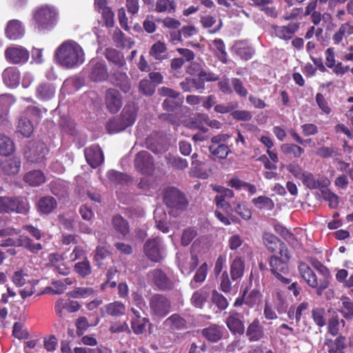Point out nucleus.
<instances>
[{
  "mask_svg": "<svg viewBox=\"0 0 353 353\" xmlns=\"http://www.w3.org/2000/svg\"><path fill=\"white\" fill-rule=\"evenodd\" d=\"M58 64L65 69H75L85 61L83 48L74 40L63 41L56 50L54 54Z\"/></svg>",
  "mask_w": 353,
  "mask_h": 353,
  "instance_id": "obj_1",
  "label": "nucleus"
},
{
  "mask_svg": "<svg viewBox=\"0 0 353 353\" xmlns=\"http://www.w3.org/2000/svg\"><path fill=\"white\" fill-rule=\"evenodd\" d=\"M32 19L35 28L39 31L52 30L59 20L58 9L52 5L45 4L34 9Z\"/></svg>",
  "mask_w": 353,
  "mask_h": 353,
  "instance_id": "obj_2",
  "label": "nucleus"
},
{
  "mask_svg": "<svg viewBox=\"0 0 353 353\" xmlns=\"http://www.w3.org/2000/svg\"><path fill=\"white\" fill-rule=\"evenodd\" d=\"M299 272L301 278L311 288L316 290V294L321 296L323 292L328 288L327 279L318 280L316 274L305 263L301 262L298 267Z\"/></svg>",
  "mask_w": 353,
  "mask_h": 353,
  "instance_id": "obj_3",
  "label": "nucleus"
},
{
  "mask_svg": "<svg viewBox=\"0 0 353 353\" xmlns=\"http://www.w3.org/2000/svg\"><path fill=\"white\" fill-rule=\"evenodd\" d=\"M48 148L43 142L30 141L24 151L25 158L30 162L41 163L48 154Z\"/></svg>",
  "mask_w": 353,
  "mask_h": 353,
  "instance_id": "obj_4",
  "label": "nucleus"
},
{
  "mask_svg": "<svg viewBox=\"0 0 353 353\" xmlns=\"http://www.w3.org/2000/svg\"><path fill=\"white\" fill-rule=\"evenodd\" d=\"M30 208L26 199L0 196V213H26Z\"/></svg>",
  "mask_w": 353,
  "mask_h": 353,
  "instance_id": "obj_5",
  "label": "nucleus"
},
{
  "mask_svg": "<svg viewBox=\"0 0 353 353\" xmlns=\"http://www.w3.org/2000/svg\"><path fill=\"white\" fill-rule=\"evenodd\" d=\"M40 110L34 106L28 107L24 112L18 123V131L24 137H30L33 132V125L30 121L29 117L32 121H37L41 117Z\"/></svg>",
  "mask_w": 353,
  "mask_h": 353,
  "instance_id": "obj_6",
  "label": "nucleus"
},
{
  "mask_svg": "<svg viewBox=\"0 0 353 353\" xmlns=\"http://www.w3.org/2000/svg\"><path fill=\"white\" fill-rule=\"evenodd\" d=\"M150 309L152 316L162 319L170 312V302L163 295L154 294L150 299Z\"/></svg>",
  "mask_w": 353,
  "mask_h": 353,
  "instance_id": "obj_7",
  "label": "nucleus"
},
{
  "mask_svg": "<svg viewBox=\"0 0 353 353\" xmlns=\"http://www.w3.org/2000/svg\"><path fill=\"white\" fill-rule=\"evenodd\" d=\"M164 202L168 208L177 210H183L188 205V201L184 195L174 188L166 189Z\"/></svg>",
  "mask_w": 353,
  "mask_h": 353,
  "instance_id": "obj_8",
  "label": "nucleus"
},
{
  "mask_svg": "<svg viewBox=\"0 0 353 353\" xmlns=\"http://www.w3.org/2000/svg\"><path fill=\"white\" fill-rule=\"evenodd\" d=\"M5 57L12 64H24L28 62L30 53L26 48L12 44L6 49Z\"/></svg>",
  "mask_w": 353,
  "mask_h": 353,
  "instance_id": "obj_9",
  "label": "nucleus"
},
{
  "mask_svg": "<svg viewBox=\"0 0 353 353\" xmlns=\"http://www.w3.org/2000/svg\"><path fill=\"white\" fill-rule=\"evenodd\" d=\"M89 79L94 82L106 80L108 77V69L103 61L92 59L86 66Z\"/></svg>",
  "mask_w": 353,
  "mask_h": 353,
  "instance_id": "obj_10",
  "label": "nucleus"
},
{
  "mask_svg": "<svg viewBox=\"0 0 353 353\" xmlns=\"http://www.w3.org/2000/svg\"><path fill=\"white\" fill-rule=\"evenodd\" d=\"M136 170L143 174H150L154 170V161L151 154L145 150L138 152L134 158Z\"/></svg>",
  "mask_w": 353,
  "mask_h": 353,
  "instance_id": "obj_11",
  "label": "nucleus"
},
{
  "mask_svg": "<svg viewBox=\"0 0 353 353\" xmlns=\"http://www.w3.org/2000/svg\"><path fill=\"white\" fill-rule=\"evenodd\" d=\"M105 104L111 113H117L123 105L122 96L116 89L110 88L106 90L105 95Z\"/></svg>",
  "mask_w": 353,
  "mask_h": 353,
  "instance_id": "obj_12",
  "label": "nucleus"
},
{
  "mask_svg": "<svg viewBox=\"0 0 353 353\" xmlns=\"http://www.w3.org/2000/svg\"><path fill=\"white\" fill-rule=\"evenodd\" d=\"M288 262L281 259V258L277 255L273 256L270 260L272 272L278 280L281 281L283 283H290V280L289 279L285 278L281 274V272L285 274L288 272Z\"/></svg>",
  "mask_w": 353,
  "mask_h": 353,
  "instance_id": "obj_13",
  "label": "nucleus"
},
{
  "mask_svg": "<svg viewBox=\"0 0 353 353\" xmlns=\"http://www.w3.org/2000/svg\"><path fill=\"white\" fill-rule=\"evenodd\" d=\"M146 256L153 261H159L163 257V248L159 239L148 240L144 246Z\"/></svg>",
  "mask_w": 353,
  "mask_h": 353,
  "instance_id": "obj_14",
  "label": "nucleus"
},
{
  "mask_svg": "<svg viewBox=\"0 0 353 353\" xmlns=\"http://www.w3.org/2000/svg\"><path fill=\"white\" fill-rule=\"evenodd\" d=\"M80 306L76 301L60 299L55 303L54 310L57 316L62 319L65 315L64 310L70 313L74 312L80 309Z\"/></svg>",
  "mask_w": 353,
  "mask_h": 353,
  "instance_id": "obj_15",
  "label": "nucleus"
},
{
  "mask_svg": "<svg viewBox=\"0 0 353 353\" xmlns=\"http://www.w3.org/2000/svg\"><path fill=\"white\" fill-rule=\"evenodd\" d=\"M25 28L22 23L17 19L10 20L5 29L6 37L10 40H17L23 37Z\"/></svg>",
  "mask_w": 353,
  "mask_h": 353,
  "instance_id": "obj_16",
  "label": "nucleus"
},
{
  "mask_svg": "<svg viewBox=\"0 0 353 353\" xmlns=\"http://www.w3.org/2000/svg\"><path fill=\"white\" fill-rule=\"evenodd\" d=\"M85 157L88 163L92 168H97L104 160L103 154L99 145H94L85 150Z\"/></svg>",
  "mask_w": 353,
  "mask_h": 353,
  "instance_id": "obj_17",
  "label": "nucleus"
},
{
  "mask_svg": "<svg viewBox=\"0 0 353 353\" xmlns=\"http://www.w3.org/2000/svg\"><path fill=\"white\" fill-rule=\"evenodd\" d=\"M299 28V24L296 22H291L286 26H274L272 27L275 35L285 41L291 39Z\"/></svg>",
  "mask_w": 353,
  "mask_h": 353,
  "instance_id": "obj_18",
  "label": "nucleus"
},
{
  "mask_svg": "<svg viewBox=\"0 0 353 353\" xmlns=\"http://www.w3.org/2000/svg\"><path fill=\"white\" fill-rule=\"evenodd\" d=\"M149 279L159 289L165 290L171 288L172 281L168 278L166 274L161 270H154L148 273Z\"/></svg>",
  "mask_w": 353,
  "mask_h": 353,
  "instance_id": "obj_19",
  "label": "nucleus"
},
{
  "mask_svg": "<svg viewBox=\"0 0 353 353\" xmlns=\"http://www.w3.org/2000/svg\"><path fill=\"white\" fill-rule=\"evenodd\" d=\"M226 324L230 330L234 333L242 334L245 327L239 313L235 311H230L229 316L226 319Z\"/></svg>",
  "mask_w": 353,
  "mask_h": 353,
  "instance_id": "obj_20",
  "label": "nucleus"
},
{
  "mask_svg": "<svg viewBox=\"0 0 353 353\" xmlns=\"http://www.w3.org/2000/svg\"><path fill=\"white\" fill-rule=\"evenodd\" d=\"M4 83L10 88H15L19 83L20 74L17 68L8 67L2 74Z\"/></svg>",
  "mask_w": 353,
  "mask_h": 353,
  "instance_id": "obj_21",
  "label": "nucleus"
},
{
  "mask_svg": "<svg viewBox=\"0 0 353 353\" xmlns=\"http://www.w3.org/2000/svg\"><path fill=\"white\" fill-rule=\"evenodd\" d=\"M137 107L134 103L127 104L123 109L120 117L128 127L134 124L137 119Z\"/></svg>",
  "mask_w": 353,
  "mask_h": 353,
  "instance_id": "obj_22",
  "label": "nucleus"
},
{
  "mask_svg": "<svg viewBox=\"0 0 353 353\" xmlns=\"http://www.w3.org/2000/svg\"><path fill=\"white\" fill-rule=\"evenodd\" d=\"M261 294L259 290L254 289L251 290L248 295L243 294L242 299H237L234 302V306L238 307L242 305L243 303L252 307L259 304L261 302Z\"/></svg>",
  "mask_w": 353,
  "mask_h": 353,
  "instance_id": "obj_23",
  "label": "nucleus"
},
{
  "mask_svg": "<svg viewBox=\"0 0 353 353\" xmlns=\"http://www.w3.org/2000/svg\"><path fill=\"white\" fill-rule=\"evenodd\" d=\"M353 34V21L341 25L339 30L334 34L332 40L335 44H339L343 39Z\"/></svg>",
  "mask_w": 353,
  "mask_h": 353,
  "instance_id": "obj_24",
  "label": "nucleus"
},
{
  "mask_svg": "<svg viewBox=\"0 0 353 353\" xmlns=\"http://www.w3.org/2000/svg\"><path fill=\"white\" fill-rule=\"evenodd\" d=\"M233 50L242 59H250L254 53V50L247 42L238 41L233 46Z\"/></svg>",
  "mask_w": 353,
  "mask_h": 353,
  "instance_id": "obj_25",
  "label": "nucleus"
},
{
  "mask_svg": "<svg viewBox=\"0 0 353 353\" xmlns=\"http://www.w3.org/2000/svg\"><path fill=\"white\" fill-rule=\"evenodd\" d=\"M0 167L7 174H16L21 167V161L18 157H12L1 163Z\"/></svg>",
  "mask_w": 353,
  "mask_h": 353,
  "instance_id": "obj_26",
  "label": "nucleus"
},
{
  "mask_svg": "<svg viewBox=\"0 0 353 353\" xmlns=\"http://www.w3.org/2000/svg\"><path fill=\"white\" fill-rule=\"evenodd\" d=\"M57 206L56 199L50 196L41 198L37 204L39 212L45 214L51 213Z\"/></svg>",
  "mask_w": 353,
  "mask_h": 353,
  "instance_id": "obj_27",
  "label": "nucleus"
},
{
  "mask_svg": "<svg viewBox=\"0 0 353 353\" xmlns=\"http://www.w3.org/2000/svg\"><path fill=\"white\" fill-rule=\"evenodd\" d=\"M208 121V116L207 114H198L187 122V126L190 129H198L203 132H207L208 128L205 127V125Z\"/></svg>",
  "mask_w": 353,
  "mask_h": 353,
  "instance_id": "obj_28",
  "label": "nucleus"
},
{
  "mask_svg": "<svg viewBox=\"0 0 353 353\" xmlns=\"http://www.w3.org/2000/svg\"><path fill=\"white\" fill-rule=\"evenodd\" d=\"M223 330V327L212 325L204 328L202 330V334L208 341L216 342L222 337Z\"/></svg>",
  "mask_w": 353,
  "mask_h": 353,
  "instance_id": "obj_29",
  "label": "nucleus"
},
{
  "mask_svg": "<svg viewBox=\"0 0 353 353\" xmlns=\"http://www.w3.org/2000/svg\"><path fill=\"white\" fill-rule=\"evenodd\" d=\"M54 92L55 88L52 84L43 83L37 88L36 96L41 100H49L54 95Z\"/></svg>",
  "mask_w": 353,
  "mask_h": 353,
  "instance_id": "obj_30",
  "label": "nucleus"
},
{
  "mask_svg": "<svg viewBox=\"0 0 353 353\" xmlns=\"http://www.w3.org/2000/svg\"><path fill=\"white\" fill-rule=\"evenodd\" d=\"M24 180L30 185L39 186L45 182L46 177L41 171L32 170L25 175Z\"/></svg>",
  "mask_w": 353,
  "mask_h": 353,
  "instance_id": "obj_31",
  "label": "nucleus"
},
{
  "mask_svg": "<svg viewBox=\"0 0 353 353\" xmlns=\"http://www.w3.org/2000/svg\"><path fill=\"white\" fill-rule=\"evenodd\" d=\"M209 296V291L206 288H203L195 291L191 298L192 304L196 307L201 308Z\"/></svg>",
  "mask_w": 353,
  "mask_h": 353,
  "instance_id": "obj_32",
  "label": "nucleus"
},
{
  "mask_svg": "<svg viewBox=\"0 0 353 353\" xmlns=\"http://www.w3.org/2000/svg\"><path fill=\"white\" fill-rule=\"evenodd\" d=\"M244 261L241 257H236L230 265V274L232 280L240 279L244 272Z\"/></svg>",
  "mask_w": 353,
  "mask_h": 353,
  "instance_id": "obj_33",
  "label": "nucleus"
},
{
  "mask_svg": "<svg viewBox=\"0 0 353 353\" xmlns=\"http://www.w3.org/2000/svg\"><path fill=\"white\" fill-rule=\"evenodd\" d=\"M198 263V257L194 254H192L190 258L186 259L185 261L179 262V268L183 274L189 275L197 266Z\"/></svg>",
  "mask_w": 353,
  "mask_h": 353,
  "instance_id": "obj_34",
  "label": "nucleus"
},
{
  "mask_svg": "<svg viewBox=\"0 0 353 353\" xmlns=\"http://www.w3.org/2000/svg\"><path fill=\"white\" fill-rule=\"evenodd\" d=\"M112 225L115 232L122 236H125L129 232L128 223L120 215H116L112 218Z\"/></svg>",
  "mask_w": 353,
  "mask_h": 353,
  "instance_id": "obj_35",
  "label": "nucleus"
},
{
  "mask_svg": "<svg viewBox=\"0 0 353 353\" xmlns=\"http://www.w3.org/2000/svg\"><path fill=\"white\" fill-rule=\"evenodd\" d=\"M247 335L249 336L250 340L253 341H259L262 338L263 331L258 319L253 321V322L248 326Z\"/></svg>",
  "mask_w": 353,
  "mask_h": 353,
  "instance_id": "obj_36",
  "label": "nucleus"
},
{
  "mask_svg": "<svg viewBox=\"0 0 353 353\" xmlns=\"http://www.w3.org/2000/svg\"><path fill=\"white\" fill-rule=\"evenodd\" d=\"M96 290L90 287H78L68 293V295L74 299H86L94 296Z\"/></svg>",
  "mask_w": 353,
  "mask_h": 353,
  "instance_id": "obj_37",
  "label": "nucleus"
},
{
  "mask_svg": "<svg viewBox=\"0 0 353 353\" xmlns=\"http://www.w3.org/2000/svg\"><path fill=\"white\" fill-rule=\"evenodd\" d=\"M208 266L206 263H203L199 268V269L197 270V271L196 272V273L194 276L193 279L192 280V281L190 283V285L192 289L196 288L199 286V285L197 283L200 284L205 280V278H206V276L208 274Z\"/></svg>",
  "mask_w": 353,
  "mask_h": 353,
  "instance_id": "obj_38",
  "label": "nucleus"
},
{
  "mask_svg": "<svg viewBox=\"0 0 353 353\" xmlns=\"http://www.w3.org/2000/svg\"><path fill=\"white\" fill-rule=\"evenodd\" d=\"M176 7L174 0H157L154 10L157 12L173 13L176 10Z\"/></svg>",
  "mask_w": 353,
  "mask_h": 353,
  "instance_id": "obj_39",
  "label": "nucleus"
},
{
  "mask_svg": "<svg viewBox=\"0 0 353 353\" xmlns=\"http://www.w3.org/2000/svg\"><path fill=\"white\" fill-rule=\"evenodd\" d=\"M281 151L285 155H290L294 158H299L304 152V150L294 143H284L281 146Z\"/></svg>",
  "mask_w": 353,
  "mask_h": 353,
  "instance_id": "obj_40",
  "label": "nucleus"
},
{
  "mask_svg": "<svg viewBox=\"0 0 353 353\" xmlns=\"http://www.w3.org/2000/svg\"><path fill=\"white\" fill-rule=\"evenodd\" d=\"M212 48L218 59L223 63L228 61L227 52L225 51V44L221 39H214L212 41Z\"/></svg>",
  "mask_w": 353,
  "mask_h": 353,
  "instance_id": "obj_41",
  "label": "nucleus"
},
{
  "mask_svg": "<svg viewBox=\"0 0 353 353\" xmlns=\"http://www.w3.org/2000/svg\"><path fill=\"white\" fill-rule=\"evenodd\" d=\"M105 311L108 314L119 316L123 315L125 311V306L121 302L114 301L105 305Z\"/></svg>",
  "mask_w": 353,
  "mask_h": 353,
  "instance_id": "obj_42",
  "label": "nucleus"
},
{
  "mask_svg": "<svg viewBox=\"0 0 353 353\" xmlns=\"http://www.w3.org/2000/svg\"><path fill=\"white\" fill-rule=\"evenodd\" d=\"M14 148L11 139L5 135L0 134V154L8 156L14 152Z\"/></svg>",
  "mask_w": 353,
  "mask_h": 353,
  "instance_id": "obj_43",
  "label": "nucleus"
},
{
  "mask_svg": "<svg viewBox=\"0 0 353 353\" xmlns=\"http://www.w3.org/2000/svg\"><path fill=\"white\" fill-rule=\"evenodd\" d=\"M127 128L121 117L110 119L106 125V129L110 134L120 132Z\"/></svg>",
  "mask_w": 353,
  "mask_h": 353,
  "instance_id": "obj_44",
  "label": "nucleus"
},
{
  "mask_svg": "<svg viewBox=\"0 0 353 353\" xmlns=\"http://www.w3.org/2000/svg\"><path fill=\"white\" fill-rule=\"evenodd\" d=\"M18 246H23L33 253H37L42 249L40 243H34L30 238L26 236H20L18 239Z\"/></svg>",
  "mask_w": 353,
  "mask_h": 353,
  "instance_id": "obj_45",
  "label": "nucleus"
},
{
  "mask_svg": "<svg viewBox=\"0 0 353 353\" xmlns=\"http://www.w3.org/2000/svg\"><path fill=\"white\" fill-rule=\"evenodd\" d=\"M345 338L343 336L337 337L334 341L327 344L329 353H344Z\"/></svg>",
  "mask_w": 353,
  "mask_h": 353,
  "instance_id": "obj_46",
  "label": "nucleus"
},
{
  "mask_svg": "<svg viewBox=\"0 0 353 353\" xmlns=\"http://www.w3.org/2000/svg\"><path fill=\"white\" fill-rule=\"evenodd\" d=\"M252 202L258 208L270 210L274 204L271 199L265 196H259L252 199Z\"/></svg>",
  "mask_w": 353,
  "mask_h": 353,
  "instance_id": "obj_47",
  "label": "nucleus"
},
{
  "mask_svg": "<svg viewBox=\"0 0 353 353\" xmlns=\"http://www.w3.org/2000/svg\"><path fill=\"white\" fill-rule=\"evenodd\" d=\"M180 85L184 92H191L193 89L199 90L203 88V84L202 83L192 78H186L183 81L180 83Z\"/></svg>",
  "mask_w": 353,
  "mask_h": 353,
  "instance_id": "obj_48",
  "label": "nucleus"
},
{
  "mask_svg": "<svg viewBox=\"0 0 353 353\" xmlns=\"http://www.w3.org/2000/svg\"><path fill=\"white\" fill-rule=\"evenodd\" d=\"M263 241L265 245L271 252H274L279 245V243H281L276 236L269 232L263 234Z\"/></svg>",
  "mask_w": 353,
  "mask_h": 353,
  "instance_id": "obj_49",
  "label": "nucleus"
},
{
  "mask_svg": "<svg viewBox=\"0 0 353 353\" xmlns=\"http://www.w3.org/2000/svg\"><path fill=\"white\" fill-rule=\"evenodd\" d=\"M320 191L321 196L325 201L329 203L330 208H334L337 207L339 205V198L336 194H334L326 188H322Z\"/></svg>",
  "mask_w": 353,
  "mask_h": 353,
  "instance_id": "obj_50",
  "label": "nucleus"
},
{
  "mask_svg": "<svg viewBox=\"0 0 353 353\" xmlns=\"http://www.w3.org/2000/svg\"><path fill=\"white\" fill-rule=\"evenodd\" d=\"M234 210L245 220H249L251 218V210L247 208L245 203L239 201L232 203Z\"/></svg>",
  "mask_w": 353,
  "mask_h": 353,
  "instance_id": "obj_51",
  "label": "nucleus"
},
{
  "mask_svg": "<svg viewBox=\"0 0 353 353\" xmlns=\"http://www.w3.org/2000/svg\"><path fill=\"white\" fill-rule=\"evenodd\" d=\"M166 51V46L164 43L157 41L154 43L150 50V54L157 60H161L164 58L163 54Z\"/></svg>",
  "mask_w": 353,
  "mask_h": 353,
  "instance_id": "obj_52",
  "label": "nucleus"
},
{
  "mask_svg": "<svg viewBox=\"0 0 353 353\" xmlns=\"http://www.w3.org/2000/svg\"><path fill=\"white\" fill-rule=\"evenodd\" d=\"M105 57L108 61L118 66H121L125 63L123 57L114 49H108L105 52Z\"/></svg>",
  "mask_w": 353,
  "mask_h": 353,
  "instance_id": "obj_53",
  "label": "nucleus"
},
{
  "mask_svg": "<svg viewBox=\"0 0 353 353\" xmlns=\"http://www.w3.org/2000/svg\"><path fill=\"white\" fill-rule=\"evenodd\" d=\"M209 150L213 155L220 159H225L230 152L226 144L219 145H210Z\"/></svg>",
  "mask_w": 353,
  "mask_h": 353,
  "instance_id": "obj_54",
  "label": "nucleus"
},
{
  "mask_svg": "<svg viewBox=\"0 0 353 353\" xmlns=\"http://www.w3.org/2000/svg\"><path fill=\"white\" fill-rule=\"evenodd\" d=\"M342 307L341 313L343 317L346 319H352L353 317V301L347 297L341 299Z\"/></svg>",
  "mask_w": 353,
  "mask_h": 353,
  "instance_id": "obj_55",
  "label": "nucleus"
},
{
  "mask_svg": "<svg viewBox=\"0 0 353 353\" xmlns=\"http://www.w3.org/2000/svg\"><path fill=\"white\" fill-rule=\"evenodd\" d=\"M165 158L168 164L179 170H183L188 165V161L181 157L168 154Z\"/></svg>",
  "mask_w": 353,
  "mask_h": 353,
  "instance_id": "obj_56",
  "label": "nucleus"
},
{
  "mask_svg": "<svg viewBox=\"0 0 353 353\" xmlns=\"http://www.w3.org/2000/svg\"><path fill=\"white\" fill-rule=\"evenodd\" d=\"M74 270L82 277H85L92 272L90 263L87 259L77 263L74 265Z\"/></svg>",
  "mask_w": 353,
  "mask_h": 353,
  "instance_id": "obj_57",
  "label": "nucleus"
},
{
  "mask_svg": "<svg viewBox=\"0 0 353 353\" xmlns=\"http://www.w3.org/2000/svg\"><path fill=\"white\" fill-rule=\"evenodd\" d=\"M148 323V319L146 317L139 319L131 320V327L136 334H143L145 331L146 324Z\"/></svg>",
  "mask_w": 353,
  "mask_h": 353,
  "instance_id": "obj_58",
  "label": "nucleus"
},
{
  "mask_svg": "<svg viewBox=\"0 0 353 353\" xmlns=\"http://www.w3.org/2000/svg\"><path fill=\"white\" fill-rule=\"evenodd\" d=\"M212 301L221 310H225L228 306L227 299L216 290L212 292Z\"/></svg>",
  "mask_w": 353,
  "mask_h": 353,
  "instance_id": "obj_59",
  "label": "nucleus"
},
{
  "mask_svg": "<svg viewBox=\"0 0 353 353\" xmlns=\"http://www.w3.org/2000/svg\"><path fill=\"white\" fill-rule=\"evenodd\" d=\"M325 311L322 307H314L312 310V316L315 323L319 327H323L325 325Z\"/></svg>",
  "mask_w": 353,
  "mask_h": 353,
  "instance_id": "obj_60",
  "label": "nucleus"
},
{
  "mask_svg": "<svg viewBox=\"0 0 353 353\" xmlns=\"http://www.w3.org/2000/svg\"><path fill=\"white\" fill-rule=\"evenodd\" d=\"M112 38L119 47L128 46L130 48L131 45L133 43L130 39H125L123 33L119 29L114 30Z\"/></svg>",
  "mask_w": 353,
  "mask_h": 353,
  "instance_id": "obj_61",
  "label": "nucleus"
},
{
  "mask_svg": "<svg viewBox=\"0 0 353 353\" xmlns=\"http://www.w3.org/2000/svg\"><path fill=\"white\" fill-rule=\"evenodd\" d=\"M165 324L172 328L180 329L185 326V321L178 314H172L165 321Z\"/></svg>",
  "mask_w": 353,
  "mask_h": 353,
  "instance_id": "obj_62",
  "label": "nucleus"
},
{
  "mask_svg": "<svg viewBox=\"0 0 353 353\" xmlns=\"http://www.w3.org/2000/svg\"><path fill=\"white\" fill-rule=\"evenodd\" d=\"M301 180L310 189H316L320 187L319 181L316 180L310 173L305 172Z\"/></svg>",
  "mask_w": 353,
  "mask_h": 353,
  "instance_id": "obj_63",
  "label": "nucleus"
},
{
  "mask_svg": "<svg viewBox=\"0 0 353 353\" xmlns=\"http://www.w3.org/2000/svg\"><path fill=\"white\" fill-rule=\"evenodd\" d=\"M197 235L196 230L194 228H187L183 232L181 236V244L184 246L188 245Z\"/></svg>",
  "mask_w": 353,
  "mask_h": 353,
  "instance_id": "obj_64",
  "label": "nucleus"
}]
</instances>
